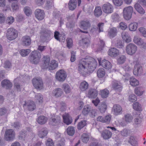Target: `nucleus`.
Here are the masks:
<instances>
[{
  "label": "nucleus",
  "instance_id": "obj_1",
  "mask_svg": "<svg viewBox=\"0 0 146 146\" xmlns=\"http://www.w3.org/2000/svg\"><path fill=\"white\" fill-rule=\"evenodd\" d=\"M96 66L95 60L92 58L82 59L78 65V70L80 73L84 77L88 74L87 71L92 72L95 69Z\"/></svg>",
  "mask_w": 146,
  "mask_h": 146
},
{
  "label": "nucleus",
  "instance_id": "obj_2",
  "mask_svg": "<svg viewBox=\"0 0 146 146\" xmlns=\"http://www.w3.org/2000/svg\"><path fill=\"white\" fill-rule=\"evenodd\" d=\"M41 58L40 53L37 50L32 51L30 54L29 60L32 64H37L39 62Z\"/></svg>",
  "mask_w": 146,
  "mask_h": 146
},
{
  "label": "nucleus",
  "instance_id": "obj_3",
  "mask_svg": "<svg viewBox=\"0 0 146 146\" xmlns=\"http://www.w3.org/2000/svg\"><path fill=\"white\" fill-rule=\"evenodd\" d=\"M18 36L17 31L13 28H9L7 30V37L9 40L15 39Z\"/></svg>",
  "mask_w": 146,
  "mask_h": 146
},
{
  "label": "nucleus",
  "instance_id": "obj_4",
  "mask_svg": "<svg viewBox=\"0 0 146 146\" xmlns=\"http://www.w3.org/2000/svg\"><path fill=\"white\" fill-rule=\"evenodd\" d=\"M41 38L44 41L50 40L53 37L52 33L47 29L43 30L41 32Z\"/></svg>",
  "mask_w": 146,
  "mask_h": 146
},
{
  "label": "nucleus",
  "instance_id": "obj_5",
  "mask_svg": "<svg viewBox=\"0 0 146 146\" xmlns=\"http://www.w3.org/2000/svg\"><path fill=\"white\" fill-rule=\"evenodd\" d=\"M133 10L131 6L125 7L123 10V15L124 18L126 20H129L131 17Z\"/></svg>",
  "mask_w": 146,
  "mask_h": 146
},
{
  "label": "nucleus",
  "instance_id": "obj_6",
  "mask_svg": "<svg viewBox=\"0 0 146 146\" xmlns=\"http://www.w3.org/2000/svg\"><path fill=\"white\" fill-rule=\"evenodd\" d=\"M15 137V132L13 129L7 130L5 132V139L7 141H11L13 140Z\"/></svg>",
  "mask_w": 146,
  "mask_h": 146
},
{
  "label": "nucleus",
  "instance_id": "obj_7",
  "mask_svg": "<svg viewBox=\"0 0 146 146\" xmlns=\"http://www.w3.org/2000/svg\"><path fill=\"white\" fill-rule=\"evenodd\" d=\"M67 76L65 72L62 70H60L57 72L56 74V80L60 82H63L66 79Z\"/></svg>",
  "mask_w": 146,
  "mask_h": 146
},
{
  "label": "nucleus",
  "instance_id": "obj_8",
  "mask_svg": "<svg viewBox=\"0 0 146 146\" xmlns=\"http://www.w3.org/2000/svg\"><path fill=\"white\" fill-rule=\"evenodd\" d=\"M32 82L35 88L40 89L42 88L43 84L41 79L39 78H34L32 80Z\"/></svg>",
  "mask_w": 146,
  "mask_h": 146
},
{
  "label": "nucleus",
  "instance_id": "obj_9",
  "mask_svg": "<svg viewBox=\"0 0 146 146\" xmlns=\"http://www.w3.org/2000/svg\"><path fill=\"white\" fill-rule=\"evenodd\" d=\"M78 2V5L80 6L81 2V0H70L68 3V8L71 10H74L76 7Z\"/></svg>",
  "mask_w": 146,
  "mask_h": 146
},
{
  "label": "nucleus",
  "instance_id": "obj_10",
  "mask_svg": "<svg viewBox=\"0 0 146 146\" xmlns=\"http://www.w3.org/2000/svg\"><path fill=\"white\" fill-rule=\"evenodd\" d=\"M136 48V46L133 44L130 43L127 46L126 51L127 54L132 55L135 53Z\"/></svg>",
  "mask_w": 146,
  "mask_h": 146
},
{
  "label": "nucleus",
  "instance_id": "obj_11",
  "mask_svg": "<svg viewBox=\"0 0 146 146\" xmlns=\"http://www.w3.org/2000/svg\"><path fill=\"white\" fill-rule=\"evenodd\" d=\"M102 8L104 12L106 13H111L113 11V7L109 3L103 5Z\"/></svg>",
  "mask_w": 146,
  "mask_h": 146
},
{
  "label": "nucleus",
  "instance_id": "obj_12",
  "mask_svg": "<svg viewBox=\"0 0 146 146\" xmlns=\"http://www.w3.org/2000/svg\"><path fill=\"white\" fill-rule=\"evenodd\" d=\"M112 87L116 92H120L122 88L121 83L117 81L114 80L112 82Z\"/></svg>",
  "mask_w": 146,
  "mask_h": 146
},
{
  "label": "nucleus",
  "instance_id": "obj_13",
  "mask_svg": "<svg viewBox=\"0 0 146 146\" xmlns=\"http://www.w3.org/2000/svg\"><path fill=\"white\" fill-rule=\"evenodd\" d=\"M81 28L85 31H83L80 30V32L84 33H87L88 32L87 30L91 26V24L89 21H83L81 23Z\"/></svg>",
  "mask_w": 146,
  "mask_h": 146
},
{
  "label": "nucleus",
  "instance_id": "obj_14",
  "mask_svg": "<svg viewBox=\"0 0 146 146\" xmlns=\"http://www.w3.org/2000/svg\"><path fill=\"white\" fill-rule=\"evenodd\" d=\"M50 58L48 56H44L42 60V63L41 64V67L42 69H47L49 64Z\"/></svg>",
  "mask_w": 146,
  "mask_h": 146
},
{
  "label": "nucleus",
  "instance_id": "obj_15",
  "mask_svg": "<svg viewBox=\"0 0 146 146\" xmlns=\"http://www.w3.org/2000/svg\"><path fill=\"white\" fill-rule=\"evenodd\" d=\"M60 121L61 118L59 116L54 117L50 118L49 123L52 126H56L60 124Z\"/></svg>",
  "mask_w": 146,
  "mask_h": 146
},
{
  "label": "nucleus",
  "instance_id": "obj_16",
  "mask_svg": "<svg viewBox=\"0 0 146 146\" xmlns=\"http://www.w3.org/2000/svg\"><path fill=\"white\" fill-rule=\"evenodd\" d=\"M35 14L36 18L39 20H42L44 17V13L43 10L39 9L36 10Z\"/></svg>",
  "mask_w": 146,
  "mask_h": 146
},
{
  "label": "nucleus",
  "instance_id": "obj_17",
  "mask_svg": "<svg viewBox=\"0 0 146 146\" xmlns=\"http://www.w3.org/2000/svg\"><path fill=\"white\" fill-rule=\"evenodd\" d=\"M112 111L115 115H117L121 114L122 112V108L120 105L115 104L113 107Z\"/></svg>",
  "mask_w": 146,
  "mask_h": 146
},
{
  "label": "nucleus",
  "instance_id": "obj_18",
  "mask_svg": "<svg viewBox=\"0 0 146 146\" xmlns=\"http://www.w3.org/2000/svg\"><path fill=\"white\" fill-rule=\"evenodd\" d=\"M23 105L26 106L29 110L31 111L34 110L36 108V105L33 101H29L27 102H25Z\"/></svg>",
  "mask_w": 146,
  "mask_h": 146
},
{
  "label": "nucleus",
  "instance_id": "obj_19",
  "mask_svg": "<svg viewBox=\"0 0 146 146\" xmlns=\"http://www.w3.org/2000/svg\"><path fill=\"white\" fill-rule=\"evenodd\" d=\"M117 33V30L116 28L112 27L110 28L108 31V36L110 38L115 36Z\"/></svg>",
  "mask_w": 146,
  "mask_h": 146
},
{
  "label": "nucleus",
  "instance_id": "obj_20",
  "mask_svg": "<svg viewBox=\"0 0 146 146\" xmlns=\"http://www.w3.org/2000/svg\"><path fill=\"white\" fill-rule=\"evenodd\" d=\"M112 132L109 130L105 129L101 133L102 137L104 139H108L112 137Z\"/></svg>",
  "mask_w": 146,
  "mask_h": 146
},
{
  "label": "nucleus",
  "instance_id": "obj_21",
  "mask_svg": "<svg viewBox=\"0 0 146 146\" xmlns=\"http://www.w3.org/2000/svg\"><path fill=\"white\" fill-rule=\"evenodd\" d=\"M98 62L99 64L101 65L102 67L106 69H109L111 67V63L107 60H103L101 64L100 60H98Z\"/></svg>",
  "mask_w": 146,
  "mask_h": 146
},
{
  "label": "nucleus",
  "instance_id": "obj_22",
  "mask_svg": "<svg viewBox=\"0 0 146 146\" xmlns=\"http://www.w3.org/2000/svg\"><path fill=\"white\" fill-rule=\"evenodd\" d=\"M119 52L118 50L115 48H111L108 51V54L111 57H115L119 54Z\"/></svg>",
  "mask_w": 146,
  "mask_h": 146
},
{
  "label": "nucleus",
  "instance_id": "obj_23",
  "mask_svg": "<svg viewBox=\"0 0 146 146\" xmlns=\"http://www.w3.org/2000/svg\"><path fill=\"white\" fill-rule=\"evenodd\" d=\"M22 44L25 46H28L30 45L31 43V40L30 37L27 36L23 37L22 39Z\"/></svg>",
  "mask_w": 146,
  "mask_h": 146
},
{
  "label": "nucleus",
  "instance_id": "obj_24",
  "mask_svg": "<svg viewBox=\"0 0 146 146\" xmlns=\"http://www.w3.org/2000/svg\"><path fill=\"white\" fill-rule=\"evenodd\" d=\"M98 95L97 91L95 89L90 88L88 92V97L90 98H95Z\"/></svg>",
  "mask_w": 146,
  "mask_h": 146
},
{
  "label": "nucleus",
  "instance_id": "obj_25",
  "mask_svg": "<svg viewBox=\"0 0 146 146\" xmlns=\"http://www.w3.org/2000/svg\"><path fill=\"white\" fill-rule=\"evenodd\" d=\"M64 122L67 125L71 124L72 122L71 117L68 113H65L62 116Z\"/></svg>",
  "mask_w": 146,
  "mask_h": 146
},
{
  "label": "nucleus",
  "instance_id": "obj_26",
  "mask_svg": "<svg viewBox=\"0 0 146 146\" xmlns=\"http://www.w3.org/2000/svg\"><path fill=\"white\" fill-rule=\"evenodd\" d=\"M18 0H8L9 2L12 3L11 8L13 11H17L19 8L18 4Z\"/></svg>",
  "mask_w": 146,
  "mask_h": 146
},
{
  "label": "nucleus",
  "instance_id": "obj_27",
  "mask_svg": "<svg viewBox=\"0 0 146 146\" xmlns=\"http://www.w3.org/2000/svg\"><path fill=\"white\" fill-rule=\"evenodd\" d=\"M1 85L2 86L7 89H9L12 87L13 85L12 83L9 80L5 79L1 82Z\"/></svg>",
  "mask_w": 146,
  "mask_h": 146
},
{
  "label": "nucleus",
  "instance_id": "obj_28",
  "mask_svg": "<svg viewBox=\"0 0 146 146\" xmlns=\"http://www.w3.org/2000/svg\"><path fill=\"white\" fill-rule=\"evenodd\" d=\"M48 133V130L47 128L44 127L42 128L38 133V136L41 138L45 137Z\"/></svg>",
  "mask_w": 146,
  "mask_h": 146
},
{
  "label": "nucleus",
  "instance_id": "obj_29",
  "mask_svg": "<svg viewBox=\"0 0 146 146\" xmlns=\"http://www.w3.org/2000/svg\"><path fill=\"white\" fill-rule=\"evenodd\" d=\"M107 105L104 102H102L99 104L98 106V109L102 113H104L107 109Z\"/></svg>",
  "mask_w": 146,
  "mask_h": 146
},
{
  "label": "nucleus",
  "instance_id": "obj_30",
  "mask_svg": "<svg viewBox=\"0 0 146 146\" xmlns=\"http://www.w3.org/2000/svg\"><path fill=\"white\" fill-rule=\"evenodd\" d=\"M63 93L62 90L59 88H57L54 90L52 94L56 97H58L61 96Z\"/></svg>",
  "mask_w": 146,
  "mask_h": 146
},
{
  "label": "nucleus",
  "instance_id": "obj_31",
  "mask_svg": "<svg viewBox=\"0 0 146 146\" xmlns=\"http://www.w3.org/2000/svg\"><path fill=\"white\" fill-rule=\"evenodd\" d=\"M58 66V65L56 61L55 60H52L51 61L48 68L49 70H53L56 68Z\"/></svg>",
  "mask_w": 146,
  "mask_h": 146
},
{
  "label": "nucleus",
  "instance_id": "obj_32",
  "mask_svg": "<svg viewBox=\"0 0 146 146\" xmlns=\"http://www.w3.org/2000/svg\"><path fill=\"white\" fill-rule=\"evenodd\" d=\"M47 121V118L44 116H39L37 118V121L39 124L42 125L45 124Z\"/></svg>",
  "mask_w": 146,
  "mask_h": 146
},
{
  "label": "nucleus",
  "instance_id": "obj_33",
  "mask_svg": "<svg viewBox=\"0 0 146 146\" xmlns=\"http://www.w3.org/2000/svg\"><path fill=\"white\" fill-rule=\"evenodd\" d=\"M94 15L96 17L100 16L102 14V11L101 7L97 6L95 7L94 11Z\"/></svg>",
  "mask_w": 146,
  "mask_h": 146
},
{
  "label": "nucleus",
  "instance_id": "obj_34",
  "mask_svg": "<svg viewBox=\"0 0 146 146\" xmlns=\"http://www.w3.org/2000/svg\"><path fill=\"white\" fill-rule=\"evenodd\" d=\"M88 84L85 81L81 82L79 86V88L82 91H85L88 88Z\"/></svg>",
  "mask_w": 146,
  "mask_h": 146
},
{
  "label": "nucleus",
  "instance_id": "obj_35",
  "mask_svg": "<svg viewBox=\"0 0 146 146\" xmlns=\"http://www.w3.org/2000/svg\"><path fill=\"white\" fill-rule=\"evenodd\" d=\"M105 73V71L104 68H99L97 71V75L98 78H101L104 76Z\"/></svg>",
  "mask_w": 146,
  "mask_h": 146
},
{
  "label": "nucleus",
  "instance_id": "obj_36",
  "mask_svg": "<svg viewBox=\"0 0 146 146\" xmlns=\"http://www.w3.org/2000/svg\"><path fill=\"white\" fill-rule=\"evenodd\" d=\"M129 30L131 31H134L137 29V23L134 22L130 23L129 26Z\"/></svg>",
  "mask_w": 146,
  "mask_h": 146
},
{
  "label": "nucleus",
  "instance_id": "obj_37",
  "mask_svg": "<svg viewBox=\"0 0 146 146\" xmlns=\"http://www.w3.org/2000/svg\"><path fill=\"white\" fill-rule=\"evenodd\" d=\"M66 131L68 135H69L72 136L75 133V130L73 127L69 126L67 128Z\"/></svg>",
  "mask_w": 146,
  "mask_h": 146
},
{
  "label": "nucleus",
  "instance_id": "obj_38",
  "mask_svg": "<svg viewBox=\"0 0 146 146\" xmlns=\"http://www.w3.org/2000/svg\"><path fill=\"white\" fill-rule=\"evenodd\" d=\"M81 138L83 142L86 143L89 141V136L87 134L84 133L82 135Z\"/></svg>",
  "mask_w": 146,
  "mask_h": 146
},
{
  "label": "nucleus",
  "instance_id": "obj_39",
  "mask_svg": "<svg viewBox=\"0 0 146 146\" xmlns=\"http://www.w3.org/2000/svg\"><path fill=\"white\" fill-rule=\"evenodd\" d=\"M109 94V91L106 89H104L101 91V95L102 98H106Z\"/></svg>",
  "mask_w": 146,
  "mask_h": 146
},
{
  "label": "nucleus",
  "instance_id": "obj_40",
  "mask_svg": "<svg viewBox=\"0 0 146 146\" xmlns=\"http://www.w3.org/2000/svg\"><path fill=\"white\" fill-rule=\"evenodd\" d=\"M86 125V121L85 120L81 121L77 125V129L80 130Z\"/></svg>",
  "mask_w": 146,
  "mask_h": 146
},
{
  "label": "nucleus",
  "instance_id": "obj_41",
  "mask_svg": "<svg viewBox=\"0 0 146 146\" xmlns=\"http://www.w3.org/2000/svg\"><path fill=\"white\" fill-rule=\"evenodd\" d=\"M31 51L30 49H22L21 50L20 53L22 56H25L28 55Z\"/></svg>",
  "mask_w": 146,
  "mask_h": 146
},
{
  "label": "nucleus",
  "instance_id": "obj_42",
  "mask_svg": "<svg viewBox=\"0 0 146 146\" xmlns=\"http://www.w3.org/2000/svg\"><path fill=\"white\" fill-rule=\"evenodd\" d=\"M124 118L125 121L127 123L131 122L133 119L132 116L129 113L125 115Z\"/></svg>",
  "mask_w": 146,
  "mask_h": 146
},
{
  "label": "nucleus",
  "instance_id": "obj_43",
  "mask_svg": "<svg viewBox=\"0 0 146 146\" xmlns=\"http://www.w3.org/2000/svg\"><path fill=\"white\" fill-rule=\"evenodd\" d=\"M80 41L82 44L86 47H87L90 43L89 39L87 38H82Z\"/></svg>",
  "mask_w": 146,
  "mask_h": 146
},
{
  "label": "nucleus",
  "instance_id": "obj_44",
  "mask_svg": "<svg viewBox=\"0 0 146 146\" xmlns=\"http://www.w3.org/2000/svg\"><path fill=\"white\" fill-rule=\"evenodd\" d=\"M115 45V46L119 48H122L124 46V44L122 40L119 39L117 40Z\"/></svg>",
  "mask_w": 146,
  "mask_h": 146
},
{
  "label": "nucleus",
  "instance_id": "obj_45",
  "mask_svg": "<svg viewBox=\"0 0 146 146\" xmlns=\"http://www.w3.org/2000/svg\"><path fill=\"white\" fill-rule=\"evenodd\" d=\"M143 117L141 112L137 113V125L141 124L143 120Z\"/></svg>",
  "mask_w": 146,
  "mask_h": 146
},
{
  "label": "nucleus",
  "instance_id": "obj_46",
  "mask_svg": "<svg viewBox=\"0 0 146 146\" xmlns=\"http://www.w3.org/2000/svg\"><path fill=\"white\" fill-rule=\"evenodd\" d=\"M24 11L26 15L27 16H29L32 14V11L29 7H25L24 9Z\"/></svg>",
  "mask_w": 146,
  "mask_h": 146
},
{
  "label": "nucleus",
  "instance_id": "obj_47",
  "mask_svg": "<svg viewBox=\"0 0 146 146\" xmlns=\"http://www.w3.org/2000/svg\"><path fill=\"white\" fill-rule=\"evenodd\" d=\"M126 59L125 56L122 55L120 56L117 59V62L119 64H122L125 62Z\"/></svg>",
  "mask_w": 146,
  "mask_h": 146
},
{
  "label": "nucleus",
  "instance_id": "obj_48",
  "mask_svg": "<svg viewBox=\"0 0 146 146\" xmlns=\"http://www.w3.org/2000/svg\"><path fill=\"white\" fill-rule=\"evenodd\" d=\"M145 92V90L143 87H137V96H142Z\"/></svg>",
  "mask_w": 146,
  "mask_h": 146
},
{
  "label": "nucleus",
  "instance_id": "obj_49",
  "mask_svg": "<svg viewBox=\"0 0 146 146\" xmlns=\"http://www.w3.org/2000/svg\"><path fill=\"white\" fill-rule=\"evenodd\" d=\"M53 6V1L52 0H47L45 5L46 8L48 9L51 8Z\"/></svg>",
  "mask_w": 146,
  "mask_h": 146
},
{
  "label": "nucleus",
  "instance_id": "obj_50",
  "mask_svg": "<svg viewBox=\"0 0 146 146\" xmlns=\"http://www.w3.org/2000/svg\"><path fill=\"white\" fill-rule=\"evenodd\" d=\"M64 90L66 93H68L70 92L71 88L69 85L67 84H64L63 85Z\"/></svg>",
  "mask_w": 146,
  "mask_h": 146
},
{
  "label": "nucleus",
  "instance_id": "obj_51",
  "mask_svg": "<svg viewBox=\"0 0 146 146\" xmlns=\"http://www.w3.org/2000/svg\"><path fill=\"white\" fill-rule=\"evenodd\" d=\"M35 97L37 101L39 103H42L43 102V97L42 95L40 94H36Z\"/></svg>",
  "mask_w": 146,
  "mask_h": 146
},
{
  "label": "nucleus",
  "instance_id": "obj_52",
  "mask_svg": "<svg viewBox=\"0 0 146 146\" xmlns=\"http://www.w3.org/2000/svg\"><path fill=\"white\" fill-rule=\"evenodd\" d=\"M139 31L141 36L146 37V29L144 27H140L139 29Z\"/></svg>",
  "mask_w": 146,
  "mask_h": 146
},
{
  "label": "nucleus",
  "instance_id": "obj_53",
  "mask_svg": "<svg viewBox=\"0 0 146 146\" xmlns=\"http://www.w3.org/2000/svg\"><path fill=\"white\" fill-rule=\"evenodd\" d=\"M136 137L133 136H131L130 138L129 142L131 145L133 146H135L136 144Z\"/></svg>",
  "mask_w": 146,
  "mask_h": 146
},
{
  "label": "nucleus",
  "instance_id": "obj_54",
  "mask_svg": "<svg viewBox=\"0 0 146 146\" xmlns=\"http://www.w3.org/2000/svg\"><path fill=\"white\" fill-rule=\"evenodd\" d=\"M143 70L142 66L137 64V76L143 75Z\"/></svg>",
  "mask_w": 146,
  "mask_h": 146
},
{
  "label": "nucleus",
  "instance_id": "obj_55",
  "mask_svg": "<svg viewBox=\"0 0 146 146\" xmlns=\"http://www.w3.org/2000/svg\"><path fill=\"white\" fill-rule=\"evenodd\" d=\"M67 42V46L69 48H70L73 46L72 40L71 38H67L66 40Z\"/></svg>",
  "mask_w": 146,
  "mask_h": 146
},
{
  "label": "nucleus",
  "instance_id": "obj_56",
  "mask_svg": "<svg viewBox=\"0 0 146 146\" xmlns=\"http://www.w3.org/2000/svg\"><path fill=\"white\" fill-rule=\"evenodd\" d=\"M130 82L131 85L133 86H137V80L132 77L130 78Z\"/></svg>",
  "mask_w": 146,
  "mask_h": 146
},
{
  "label": "nucleus",
  "instance_id": "obj_57",
  "mask_svg": "<svg viewBox=\"0 0 146 146\" xmlns=\"http://www.w3.org/2000/svg\"><path fill=\"white\" fill-rule=\"evenodd\" d=\"M121 135L124 136H127L130 133V130L127 129H124L121 131Z\"/></svg>",
  "mask_w": 146,
  "mask_h": 146
},
{
  "label": "nucleus",
  "instance_id": "obj_58",
  "mask_svg": "<svg viewBox=\"0 0 146 146\" xmlns=\"http://www.w3.org/2000/svg\"><path fill=\"white\" fill-rule=\"evenodd\" d=\"M19 80L18 78H17L15 79L14 86H15L16 88L17 89V91H20L21 88L20 85L19 83L17 82V81Z\"/></svg>",
  "mask_w": 146,
  "mask_h": 146
},
{
  "label": "nucleus",
  "instance_id": "obj_59",
  "mask_svg": "<svg viewBox=\"0 0 146 146\" xmlns=\"http://www.w3.org/2000/svg\"><path fill=\"white\" fill-rule=\"evenodd\" d=\"M90 109L87 106L84 107L82 111L83 114L85 115H87L89 112Z\"/></svg>",
  "mask_w": 146,
  "mask_h": 146
},
{
  "label": "nucleus",
  "instance_id": "obj_60",
  "mask_svg": "<svg viewBox=\"0 0 146 146\" xmlns=\"http://www.w3.org/2000/svg\"><path fill=\"white\" fill-rule=\"evenodd\" d=\"M26 131H21L19 133V135L18 136V139L20 140L23 139L25 137L26 135Z\"/></svg>",
  "mask_w": 146,
  "mask_h": 146
},
{
  "label": "nucleus",
  "instance_id": "obj_61",
  "mask_svg": "<svg viewBox=\"0 0 146 146\" xmlns=\"http://www.w3.org/2000/svg\"><path fill=\"white\" fill-rule=\"evenodd\" d=\"M12 126L15 129H18L21 126V124L18 122H16L12 124Z\"/></svg>",
  "mask_w": 146,
  "mask_h": 146
},
{
  "label": "nucleus",
  "instance_id": "obj_62",
  "mask_svg": "<svg viewBox=\"0 0 146 146\" xmlns=\"http://www.w3.org/2000/svg\"><path fill=\"white\" fill-rule=\"evenodd\" d=\"M114 4L117 6H120L123 3L122 0H112Z\"/></svg>",
  "mask_w": 146,
  "mask_h": 146
},
{
  "label": "nucleus",
  "instance_id": "obj_63",
  "mask_svg": "<svg viewBox=\"0 0 146 146\" xmlns=\"http://www.w3.org/2000/svg\"><path fill=\"white\" fill-rule=\"evenodd\" d=\"M14 21V19L12 17H7L6 21V23L9 25H10Z\"/></svg>",
  "mask_w": 146,
  "mask_h": 146
},
{
  "label": "nucleus",
  "instance_id": "obj_64",
  "mask_svg": "<svg viewBox=\"0 0 146 146\" xmlns=\"http://www.w3.org/2000/svg\"><path fill=\"white\" fill-rule=\"evenodd\" d=\"M66 27L68 29L71 30L74 26V25L73 22H68L66 24Z\"/></svg>",
  "mask_w": 146,
  "mask_h": 146
}]
</instances>
